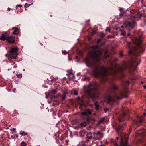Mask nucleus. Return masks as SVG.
I'll return each mask as SVG.
<instances>
[{"label": "nucleus", "instance_id": "f257e3e1", "mask_svg": "<svg viewBox=\"0 0 146 146\" xmlns=\"http://www.w3.org/2000/svg\"><path fill=\"white\" fill-rule=\"evenodd\" d=\"M94 51L90 52L89 55L86 58L85 60L86 63L90 64L93 62V59L98 60V59L101 54V53L99 50L98 46L97 45H93L91 47Z\"/></svg>", "mask_w": 146, "mask_h": 146}, {"label": "nucleus", "instance_id": "f03ea898", "mask_svg": "<svg viewBox=\"0 0 146 146\" xmlns=\"http://www.w3.org/2000/svg\"><path fill=\"white\" fill-rule=\"evenodd\" d=\"M112 69V68H108L104 67H99L94 69V74L95 77L101 78L102 80H105L106 79V76L110 74L108 70Z\"/></svg>", "mask_w": 146, "mask_h": 146}, {"label": "nucleus", "instance_id": "7ed1b4c3", "mask_svg": "<svg viewBox=\"0 0 146 146\" xmlns=\"http://www.w3.org/2000/svg\"><path fill=\"white\" fill-rule=\"evenodd\" d=\"M96 86H93L94 88H90L87 91V92L89 97L93 100L98 97V93L97 92V89L96 88L97 82H95Z\"/></svg>", "mask_w": 146, "mask_h": 146}, {"label": "nucleus", "instance_id": "20e7f679", "mask_svg": "<svg viewBox=\"0 0 146 146\" xmlns=\"http://www.w3.org/2000/svg\"><path fill=\"white\" fill-rule=\"evenodd\" d=\"M124 96L123 94L120 93L119 95L115 94L113 96H109L105 98V100L107 101V104H110V105L113 104V102L116 101L117 100H120Z\"/></svg>", "mask_w": 146, "mask_h": 146}, {"label": "nucleus", "instance_id": "39448f33", "mask_svg": "<svg viewBox=\"0 0 146 146\" xmlns=\"http://www.w3.org/2000/svg\"><path fill=\"white\" fill-rule=\"evenodd\" d=\"M119 137H117L116 139L118 140L119 138L121 140L120 145L117 146H129L127 143V141L128 139V136L124 133L119 134Z\"/></svg>", "mask_w": 146, "mask_h": 146}, {"label": "nucleus", "instance_id": "423d86ee", "mask_svg": "<svg viewBox=\"0 0 146 146\" xmlns=\"http://www.w3.org/2000/svg\"><path fill=\"white\" fill-rule=\"evenodd\" d=\"M17 47L12 48L10 50L9 56L11 59H15L18 55L17 52Z\"/></svg>", "mask_w": 146, "mask_h": 146}, {"label": "nucleus", "instance_id": "0eeeda50", "mask_svg": "<svg viewBox=\"0 0 146 146\" xmlns=\"http://www.w3.org/2000/svg\"><path fill=\"white\" fill-rule=\"evenodd\" d=\"M143 39L141 37L137 38H134L133 39V41L134 43L135 44L139 46L141 44Z\"/></svg>", "mask_w": 146, "mask_h": 146}, {"label": "nucleus", "instance_id": "6e6552de", "mask_svg": "<svg viewBox=\"0 0 146 146\" xmlns=\"http://www.w3.org/2000/svg\"><path fill=\"white\" fill-rule=\"evenodd\" d=\"M136 25V23H135L134 20H133L131 21H129L128 22V24L127 25V28H129V29H130L134 28Z\"/></svg>", "mask_w": 146, "mask_h": 146}, {"label": "nucleus", "instance_id": "1a4fd4ad", "mask_svg": "<svg viewBox=\"0 0 146 146\" xmlns=\"http://www.w3.org/2000/svg\"><path fill=\"white\" fill-rule=\"evenodd\" d=\"M94 136L96 135L99 140L100 141L103 136V134L101 133L100 131H97L96 133H93Z\"/></svg>", "mask_w": 146, "mask_h": 146}, {"label": "nucleus", "instance_id": "9d476101", "mask_svg": "<svg viewBox=\"0 0 146 146\" xmlns=\"http://www.w3.org/2000/svg\"><path fill=\"white\" fill-rule=\"evenodd\" d=\"M7 40L9 44L13 43L15 41V38L12 36L7 37Z\"/></svg>", "mask_w": 146, "mask_h": 146}, {"label": "nucleus", "instance_id": "9b49d317", "mask_svg": "<svg viewBox=\"0 0 146 146\" xmlns=\"http://www.w3.org/2000/svg\"><path fill=\"white\" fill-rule=\"evenodd\" d=\"M91 114V112L90 110H86L82 112V115L88 116Z\"/></svg>", "mask_w": 146, "mask_h": 146}, {"label": "nucleus", "instance_id": "f8f14e48", "mask_svg": "<svg viewBox=\"0 0 146 146\" xmlns=\"http://www.w3.org/2000/svg\"><path fill=\"white\" fill-rule=\"evenodd\" d=\"M7 37H8L6 33H3L0 36V39L2 40H7Z\"/></svg>", "mask_w": 146, "mask_h": 146}, {"label": "nucleus", "instance_id": "ddd939ff", "mask_svg": "<svg viewBox=\"0 0 146 146\" xmlns=\"http://www.w3.org/2000/svg\"><path fill=\"white\" fill-rule=\"evenodd\" d=\"M12 30H13V31L12 33L13 34L17 35L19 32V29L17 28L13 27L12 28Z\"/></svg>", "mask_w": 146, "mask_h": 146}, {"label": "nucleus", "instance_id": "4468645a", "mask_svg": "<svg viewBox=\"0 0 146 146\" xmlns=\"http://www.w3.org/2000/svg\"><path fill=\"white\" fill-rule=\"evenodd\" d=\"M123 125L122 124L120 123L119 124L118 127L116 129V131L118 132H119L120 131L122 130L123 128Z\"/></svg>", "mask_w": 146, "mask_h": 146}, {"label": "nucleus", "instance_id": "2eb2a0df", "mask_svg": "<svg viewBox=\"0 0 146 146\" xmlns=\"http://www.w3.org/2000/svg\"><path fill=\"white\" fill-rule=\"evenodd\" d=\"M105 120V119L104 118H101L98 122L97 125H100L104 123Z\"/></svg>", "mask_w": 146, "mask_h": 146}, {"label": "nucleus", "instance_id": "dca6fc26", "mask_svg": "<svg viewBox=\"0 0 146 146\" xmlns=\"http://www.w3.org/2000/svg\"><path fill=\"white\" fill-rule=\"evenodd\" d=\"M144 118L143 116H142L141 117H139L138 118V123H139V124H138V125H140V123H142L143 122V120Z\"/></svg>", "mask_w": 146, "mask_h": 146}, {"label": "nucleus", "instance_id": "f3484780", "mask_svg": "<svg viewBox=\"0 0 146 146\" xmlns=\"http://www.w3.org/2000/svg\"><path fill=\"white\" fill-rule=\"evenodd\" d=\"M126 68L125 66H123L122 67H118V69L119 70L121 71L125 70L126 69Z\"/></svg>", "mask_w": 146, "mask_h": 146}, {"label": "nucleus", "instance_id": "a211bd4d", "mask_svg": "<svg viewBox=\"0 0 146 146\" xmlns=\"http://www.w3.org/2000/svg\"><path fill=\"white\" fill-rule=\"evenodd\" d=\"M95 109L96 110H98L99 109V107L100 106L98 104V103L97 102H96L95 103Z\"/></svg>", "mask_w": 146, "mask_h": 146}, {"label": "nucleus", "instance_id": "6ab92c4d", "mask_svg": "<svg viewBox=\"0 0 146 146\" xmlns=\"http://www.w3.org/2000/svg\"><path fill=\"white\" fill-rule=\"evenodd\" d=\"M19 134L22 136H25L27 135V133L24 131H21L19 133Z\"/></svg>", "mask_w": 146, "mask_h": 146}, {"label": "nucleus", "instance_id": "aec40b11", "mask_svg": "<svg viewBox=\"0 0 146 146\" xmlns=\"http://www.w3.org/2000/svg\"><path fill=\"white\" fill-rule=\"evenodd\" d=\"M111 88L115 90H116L118 89L117 86L114 84H113Z\"/></svg>", "mask_w": 146, "mask_h": 146}, {"label": "nucleus", "instance_id": "412c9836", "mask_svg": "<svg viewBox=\"0 0 146 146\" xmlns=\"http://www.w3.org/2000/svg\"><path fill=\"white\" fill-rule=\"evenodd\" d=\"M87 123L86 122H84L82 123L81 125L82 127H84L87 126Z\"/></svg>", "mask_w": 146, "mask_h": 146}, {"label": "nucleus", "instance_id": "4be33fe9", "mask_svg": "<svg viewBox=\"0 0 146 146\" xmlns=\"http://www.w3.org/2000/svg\"><path fill=\"white\" fill-rule=\"evenodd\" d=\"M27 145V143L24 141L22 142L21 143V146H26Z\"/></svg>", "mask_w": 146, "mask_h": 146}, {"label": "nucleus", "instance_id": "5701e85b", "mask_svg": "<svg viewBox=\"0 0 146 146\" xmlns=\"http://www.w3.org/2000/svg\"><path fill=\"white\" fill-rule=\"evenodd\" d=\"M109 109L107 107L105 108L104 109V111L105 113L108 112L109 111Z\"/></svg>", "mask_w": 146, "mask_h": 146}, {"label": "nucleus", "instance_id": "b1692460", "mask_svg": "<svg viewBox=\"0 0 146 146\" xmlns=\"http://www.w3.org/2000/svg\"><path fill=\"white\" fill-rule=\"evenodd\" d=\"M67 72L70 75H73V73H72L71 70H68L67 71Z\"/></svg>", "mask_w": 146, "mask_h": 146}, {"label": "nucleus", "instance_id": "393cba45", "mask_svg": "<svg viewBox=\"0 0 146 146\" xmlns=\"http://www.w3.org/2000/svg\"><path fill=\"white\" fill-rule=\"evenodd\" d=\"M129 50L128 52V53L129 54H131L133 51V50L132 49H129Z\"/></svg>", "mask_w": 146, "mask_h": 146}, {"label": "nucleus", "instance_id": "a878e982", "mask_svg": "<svg viewBox=\"0 0 146 146\" xmlns=\"http://www.w3.org/2000/svg\"><path fill=\"white\" fill-rule=\"evenodd\" d=\"M90 134V133H88V134L87 137L88 139H91L92 138V136H90H90L89 135Z\"/></svg>", "mask_w": 146, "mask_h": 146}, {"label": "nucleus", "instance_id": "bb28decb", "mask_svg": "<svg viewBox=\"0 0 146 146\" xmlns=\"http://www.w3.org/2000/svg\"><path fill=\"white\" fill-rule=\"evenodd\" d=\"M31 5L27 3H25L24 5V7L25 8L29 7Z\"/></svg>", "mask_w": 146, "mask_h": 146}, {"label": "nucleus", "instance_id": "cd10ccee", "mask_svg": "<svg viewBox=\"0 0 146 146\" xmlns=\"http://www.w3.org/2000/svg\"><path fill=\"white\" fill-rule=\"evenodd\" d=\"M106 31H108L110 32V29L109 27H107L106 29H105Z\"/></svg>", "mask_w": 146, "mask_h": 146}, {"label": "nucleus", "instance_id": "c85d7f7f", "mask_svg": "<svg viewBox=\"0 0 146 146\" xmlns=\"http://www.w3.org/2000/svg\"><path fill=\"white\" fill-rule=\"evenodd\" d=\"M74 94L76 95H78V92L75 90L74 91Z\"/></svg>", "mask_w": 146, "mask_h": 146}, {"label": "nucleus", "instance_id": "c756f323", "mask_svg": "<svg viewBox=\"0 0 146 146\" xmlns=\"http://www.w3.org/2000/svg\"><path fill=\"white\" fill-rule=\"evenodd\" d=\"M17 76L19 78H21L22 77V74H17Z\"/></svg>", "mask_w": 146, "mask_h": 146}, {"label": "nucleus", "instance_id": "7c9ffc66", "mask_svg": "<svg viewBox=\"0 0 146 146\" xmlns=\"http://www.w3.org/2000/svg\"><path fill=\"white\" fill-rule=\"evenodd\" d=\"M68 52L66 51L65 50L63 51H62V53L63 54H65L68 53Z\"/></svg>", "mask_w": 146, "mask_h": 146}, {"label": "nucleus", "instance_id": "2f4dec72", "mask_svg": "<svg viewBox=\"0 0 146 146\" xmlns=\"http://www.w3.org/2000/svg\"><path fill=\"white\" fill-rule=\"evenodd\" d=\"M126 33L125 31H122L121 32V34L123 35H126Z\"/></svg>", "mask_w": 146, "mask_h": 146}, {"label": "nucleus", "instance_id": "473e14b6", "mask_svg": "<svg viewBox=\"0 0 146 146\" xmlns=\"http://www.w3.org/2000/svg\"><path fill=\"white\" fill-rule=\"evenodd\" d=\"M56 91L54 90H53L51 92V93L52 94H55L56 93Z\"/></svg>", "mask_w": 146, "mask_h": 146}, {"label": "nucleus", "instance_id": "72a5a7b5", "mask_svg": "<svg viewBox=\"0 0 146 146\" xmlns=\"http://www.w3.org/2000/svg\"><path fill=\"white\" fill-rule=\"evenodd\" d=\"M22 7V5H17V6L16 7V8L17 9V7Z\"/></svg>", "mask_w": 146, "mask_h": 146}, {"label": "nucleus", "instance_id": "f704fd0d", "mask_svg": "<svg viewBox=\"0 0 146 146\" xmlns=\"http://www.w3.org/2000/svg\"><path fill=\"white\" fill-rule=\"evenodd\" d=\"M90 118H88L87 119V121L88 123H89L90 122Z\"/></svg>", "mask_w": 146, "mask_h": 146}, {"label": "nucleus", "instance_id": "c9c22d12", "mask_svg": "<svg viewBox=\"0 0 146 146\" xmlns=\"http://www.w3.org/2000/svg\"><path fill=\"white\" fill-rule=\"evenodd\" d=\"M96 33V31H92V35Z\"/></svg>", "mask_w": 146, "mask_h": 146}, {"label": "nucleus", "instance_id": "e433bc0d", "mask_svg": "<svg viewBox=\"0 0 146 146\" xmlns=\"http://www.w3.org/2000/svg\"><path fill=\"white\" fill-rule=\"evenodd\" d=\"M65 98L66 96H64L62 98V100H64L65 99Z\"/></svg>", "mask_w": 146, "mask_h": 146}, {"label": "nucleus", "instance_id": "4c0bfd02", "mask_svg": "<svg viewBox=\"0 0 146 146\" xmlns=\"http://www.w3.org/2000/svg\"><path fill=\"white\" fill-rule=\"evenodd\" d=\"M12 130H13V131H15V130H16V129H15V128H13L12 129Z\"/></svg>", "mask_w": 146, "mask_h": 146}, {"label": "nucleus", "instance_id": "58836bf2", "mask_svg": "<svg viewBox=\"0 0 146 146\" xmlns=\"http://www.w3.org/2000/svg\"><path fill=\"white\" fill-rule=\"evenodd\" d=\"M126 83L127 84H129V82L128 81H126Z\"/></svg>", "mask_w": 146, "mask_h": 146}, {"label": "nucleus", "instance_id": "ea45409f", "mask_svg": "<svg viewBox=\"0 0 146 146\" xmlns=\"http://www.w3.org/2000/svg\"><path fill=\"white\" fill-rule=\"evenodd\" d=\"M143 88L144 89H146V85H145L143 86Z\"/></svg>", "mask_w": 146, "mask_h": 146}, {"label": "nucleus", "instance_id": "a19ab883", "mask_svg": "<svg viewBox=\"0 0 146 146\" xmlns=\"http://www.w3.org/2000/svg\"><path fill=\"white\" fill-rule=\"evenodd\" d=\"M134 122L135 123H137V121H134Z\"/></svg>", "mask_w": 146, "mask_h": 146}, {"label": "nucleus", "instance_id": "79ce46f5", "mask_svg": "<svg viewBox=\"0 0 146 146\" xmlns=\"http://www.w3.org/2000/svg\"><path fill=\"white\" fill-rule=\"evenodd\" d=\"M11 10V8H9V7H8V8H7V10L8 11H10Z\"/></svg>", "mask_w": 146, "mask_h": 146}, {"label": "nucleus", "instance_id": "37998d69", "mask_svg": "<svg viewBox=\"0 0 146 146\" xmlns=\"http://www.w3.org/2000/svg\"><path fill=\"white\" fill-rule=\"evenodd\" d=\"M144 116L146 115V113H144Z\"/></svg>", "mask_w": 146, "mask_h": 146}, {"label": "nucleus", "instance_id": "c03bdc74", "mask_svg": "<svg viewBox=\"0 0 146 146\" xmlns=\"http://www.w3.org/2000/svg\"><path fill=\"white\" fill-rule=\"evenodd\" d=\"M136 48H134V49H133L134 50H136Z\"/></svg>", "mask_w": 146, "mask_h": 146}, {"label": "nucleus", "instance_id": "a18cd8bd", "mask_svg": "<svg viewBox=\"0 0 146 146\" xmlns=\"http://www.w3.org/2000/svg\"><path fill=\"white\" fill-rule=\"evenodd\" d=\"M127 44L128 45H129L130 44V43L129 42H128Z\"/></svg>", "mask_w": 146, "mask_h": 146}, {"label": "nucleus", "instance_id": "49530a36", "mask_svg": "<svg viewBox=\"0 0 146 146\" xmlns=\"http://www.w3.org/2000/svg\"><path fill=\"white\" fill-rule=\"evenodd\" d=\"M119 121L120 122H121V120H119Z\"/></svg>", "mask_w": 146, "mask_h": 146}, {"label": "nucleus", "instance_id": "de8ad7c7", "mask_svg": "<svg viewBox=\"0 0 146 146\" xmlns=\"http://www.w3.org/2000/svg\"><path fill=\"white\" fill-rule=\"evenodd\" d=\"M120 54L121 56H122L123 55L121 53H120Z\"/></svg>", "mask_w": 146, "mask_h": 146}, {"label": "nucleus", "instance_id": "09e8293b", "mask_svg": "<svg viewBox=\"0 0 146 146\" xmlns=\"http://www.w3.org/2000/svg\"><path fill=\"white\" fill-rule=\"evenodd\" d=\"M5 56H7V54H6L5 55Z\"/></svg>", "mask_w": 146, "mask_h": 146}, {"label": "nucleus", "instance_id": "8fccbe9b", "mask_svg": "<svg viewBox=\"0 0 146 146\" xmlns=\"http://www.w3.org/2000/svg\"><path fill=\"white\" fill-rule=\"evenodd\" d=\"M143 132H145V130L143 129Z\"/></svg>", "mask_w": 146, "mask_h": 146}, {"label": "nucleus", "instance_id": "3c124183", "mask_svg": "<svg viewBox=\"0 0 146 146\" xmlns=\"http://www.w3.org/2000/svg\"><path fill=\"white\" fill-rule=\"evenodd\" d=\"M129 33L128 34V36H129Z\"/></svg>", "mask_w": 146, "mask_h": 146}, {"label": "nucleus", "instance_id": "603ef678", "mask_svg": "<svg viewBox=\"0 0 146 146\" xmlns=\"http://www.w3.org/2000/svg\"><path fill=\"white\" fill-rule=\"evenodd\" d=\"M115 145H117V143H115Z\"/></svg>", "mask_w": 146, "mask_h": 146}, {"label": "nucleus", "instance_id": "864d4df0", "mask_svg": "<svg viewBox=\"0 0 146 146\" xmlns=\"http://www.w3.org/2000/svg\"><path fill=\"white\" fill-rule=\"evenodd\" d=\"M92 138L93 139H95V137H92Z\"/></svg>", "mask_w": 146, "mask_h": 146}, {"label": "nucleus", "instance_id": "5fc2aeb1", "mask_svg": "<svg viewBox=\"0 0 146 146\" xmlns=\"http://www.w3.org/2000/svg\"><path fill=\"white\" fill-rule=\"evenodd\" d=\"M121 27H122V28H123V26H121Z\"/></svg>", "mask_w": 146, "mask_h": 146}, {"label": "nucleus", "instance_id": "6e6d98bb", "mask_svg": "<svg viewBox=\"0 0 146 146\" xmlns=\"http://www.w3.org/2000/svg\"><path fill=\"white\" fill-rule=\"evenodd\" d=\"M93 106V105H91V106Z\"/></svg>", "mask_w": 146, "mask_h": 146}, {"label": "nucleus", "instance_id": "4d7b16f0", "mask_svg": "<svg viewBox=\"0 0 146 146\" xmlns=\"http://www.w3.org/2000/svg\"><path fill=\"white\" fill-rule=\"evenodd\" d=\"M107 51H106V53H107Z\"/></svg>", "mask_w": 146, "mask_h": 146}, {"label": "nucleus", "instance_id": "13d9d810", "mask_svg": "<svg viewBox=\"0 0 146 146\" xmlns=\"http://www.w3.org/2000/svg\"><path fill=\"white\" fill-rule=\"evenodd\" d=\"M23 70L24 71H25V69H23Z\"/></svg>", "mask_w": 146, "mask_h": 146}, {"label": "nucleus", "instance_id": "bf43d9fd", "mask_svg": "<svg viewBox=\"0 0 146 146\" xmlns=\"http://www.w3.org/2000/svg\"><path fill=\"white\" fill-rule=\"evenodd\" d=\"M78 99H80V98H79V97H78Z\"/></svg>", "mask_w": 146, "mask_h": 146}, {"label": "nucleus", "instance_id": "052dcab7", "mask_svg": "<svg viewBox=\"0 0 146 146\" xmlns=\"http://www.w3.org/2000/svg\"><path fill=\"white\" fill-rule=\"evenodd\" d=\"M90 86V85H88V87H89V86Z\"/></svg>", "mask_w": 146, "mask_h": 146}, {"label": "nucleus", "instance_id": "680f3d73", "mask_svg": "<svg viewBox=\"0 0 146 146\" xmlns=\"http://www.w3.org/2000/svg\"><path fill=\"white\" fill-rule=\"evenodd\" d=\"M142 84L143 83V82H142Z\"/></svg>", "mask_w": 146, "mask_h": 146}, {"label": "nucleus", "instance_id": "e2e57ef3", "mask_svg": "<svg viewBox=\"0 0 146 146\" xmlns=\"http://www.w3.org/2000/svg\"><path fill=\"white\" fill-rule=\"evenodd\" d=\"M21 1H23V0H21Z\"/></svg>", "mask_w": 146, "mask_h": 146}, {"label": "nucleus", "instance_id": "0e129e2a", "mask_svg": "<svg viewBox=\"0 0 146 146\" xmlns=\"http://www.w3.org/2000/svg\"><path fill=\"white\" fill-rule=\"evenodd\" d=\"M17 137H18V136H17Z\"/></svg>", "mask_w": 146, "mask_h": 146}]
</instances>
